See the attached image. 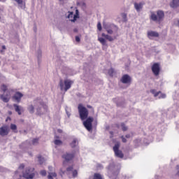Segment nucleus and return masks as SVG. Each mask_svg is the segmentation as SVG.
Listing matches in <instances>:
<instances>
[{
	"mask_svg": "<svg viewBox=\"0 0 179 179\" xmlns=\"http://www.w3.org/2000/svg\"><path fill=\"white\" fill-rule=\"evenodd\" d=\"M72 170H73V166H69L66 169V171H72Z\"/></svg>",
	"mask_w": 179,
	"mask_h": 179,
	"instance_id": "nucleus-42",
	"label": "nucleus"
},
{
	"mask_svg": "<svg viewBox=\"0 0 179 179\" xmlns=\"http://www.w3.org/2000/svg\"><path fill=\"white\" fill-rule=\"evenodd\" d=\"M38 59H40V58H41V50L38 51Z\"/></svg>",
	"mask_w": 179,
	"mask_h": 179,
	"instance_id": "nucleus-45",
	"label": "nucleus"
},
{
	"mask_svg": "<svg viewBox=\"0 0 179 179\" xmlns=\"http://www.w3.org/2000/svg\"><path fill=\"white\" fill-rule=\"evenodd\" d=\"M125 138H127V139H129V138H131V134H127Z\"/></svg>",
	"mask_w": 179,
	"mask_h": 179,
	"instance_id": "nucleus-50",
	"label": "nucleus"
},
{
	"mask_svg": "<svg viewBox=\"0 0 179 179\" xmlns=\"http://www.w3.org/2000/svg\"><path fill=\"white\" fill-rule=\"evenodd\" d=\"M120 142L116 143L113 146V151L116 157H119V159H124V153H122V151L120 150Z\"/></svg>",
	"mask_w": 179,
	"mask_h": 179,
	"instance_id": "nucleus-7",
	"label": "nucleus"
},
{
	"mask_svg": "<svg viewBox=\"0 0 179 179\" xmlns=\"http://www.w3.org/2000/svg\"><path fill=\"white\" fill-rule=\"evenodd\" d=\"M117 106L118 107H120V105L117 104Z\"/></svg>",
	"mask_w": 179,
	"mask_h": 179,
	"instance_id": "nucleus-61",
	"label": "nucleus"
},
{
	"mask_svg": "<svg viewBox=\"0 0 179 179\" xmlns=\"http://www.w3.org/2000/svg\"><path fill=\"white\" fill-rule=\"evenodd\" d=\"M93 121H94L93 117H89L83 122V125H84L85 128H86V129H87L89 131V132L92 131V129H93V125L92 124Z\"/></svg>",
	"mask_w": 179,
	"mask_h": 179,
	"instance_id": "nucleus-8",
	"label": "nucleus"
},
{
	"mask_svg": "<svg viewBox=\"0 0 179 179\" xmlns=\"http://www.w3.org/2000/svg\"><path fill=\"white\" fill-rule=\"evenodd\" d=\"M78 113L81 120H86L89 117V110L82 105L78 106Z\"/></svg>",
	"mask_w": 179,
	"mask_h": 179,
	"instance_id": "nucleus-6",
	"label": "nucleus"
},
{
	"mask_svg": "<svg viewBox=\"0 0 179 179\" xmlns=\"http://www.w3.org/2000/svg\"><path fill=\"white\" fill-rule=\"evenodd\" d=\"M120 138H121L122 142H123V143H127V138H125V137H124V136H122Z\"/></svg>",
	"mask_w": 179,
	"mask_h": 179,
	"instance_id": "nucleus-40",
	"label": "nucleus"
},
{
	"mask_svg": "<svg viewBox=\"0 0 179 179\" xmlns=\"http://www.w3.org/2000/svg\"><path fill=\"white\" fill-rule=\"evenodd\" d=\"M151 69L155 76H159L160 73V63H155Z\"/></svg>",
	"mask_w": 179,
	"mask_h": 179,
	"instance_id": "nucleus-11",
	"label": "nucleus"
},
{
	"mask_svg": "<svg viewBox=\"0 0 179 179\" xmlns=\"http://www.w3.org/2000/svg\"><path fill=\"white\" fill-rule=\"evenodd\" d=\"M97 29L99 31H101V22H98L97 24Z\"/></svg>",
	"mask_w": 179,
	"mask_h": 179,
	"instance_id": "nucleus-37",
	"label": "nucleus"
},
{
	"mask_svg": "<svg viewBox=\"0 0 179 179\" xmlns=\"http://www.w3.org/2000/svg\"><path fill=\"white\" fill-rule=\"evenodd\" d=\"M66 113L68 117L69 118L71 117V113L69 112H68V110H66Z\"/></svg>",
	"mask_w": 179,
	"mask_h": 179,
	"instance_id": "nucleus-48",
	"label": "nucleus"
},
{
	"mask_svg": "<svg viewBox=\"0 0 179 179\" xmlns=\"http://www.w3.org/2000/svg\"><path fill=\"white\" fill-rule=\"evenodd\" d=\"M17 178V171H15L14 178Z\"/></svg>",
	"mask_w": 179,
	"mask_h": 179,
	"instance_id": "nucleus-52",
	"label": "nucleus"
},
{
	"mask_svg": "<svg viewBox=\"0 0 179 179\" xmlns=\"http://www.w3.org/2000/svg\"><path fill=\"white\" fill-rule=\"evenodd\" d=\"M20 170H23L24 169V164H21L19 166Z\"/></svg>",
	"mask_w": 179,
	"mask_h": 179,
	"instance_id": "nucleus-43",
	"label": "nucleus"
},
{
	"mask_svg": "<svg viewBox=\"0 0 179 179\" xmlns=\"http://www.w3.org/2000/svg\"><path fill=\"white\" fill-rule=\"evenodd\" d=\"M121 127L124 132H125V131H128V127L125 125V123H121Z\"/></svg>",
	"mask_w": 179,
	"mask_h": 179,
	"instance_id": "nucleus-30",
	"label": "nucleus"
},
{
	"mask_svg": "<svg viewBox=\"0 0 179 179\" xmlns=\"http://www.w3.org/2000/svg\"><path fill=\"white\" fill-rule=\"evenodd\" d=\"M3 52V50H0V53L2 54Z\"/></svg>",
	"mask_w": 179,
	"mask_h": 179,
	"instance_id": "nucleus-58",
	"label": "nucleus"
},
{
	"mask_svg": "<svg viewBox=\"0 0 179 179\" xmlns=\"http://www.w3.org/2000/svg\"><path fill=\"white\" fill-rule=\"evenodd\" d=\"M49 170H50V171H51V170H52V166H49Z\"/></svg>",
	"mask_w": 179,
	"mask_h": 179,
	"instance_id": "nucleus-55",
	"label": "nucleus"
},
{
	"mask_svg": "<svg viewBox=\"0 0 179 179\" xmlns=\"http://www.w3.org/2000/svg\"><path fill=\"white\" fill-rule=\"evenodd\" d=\"M27 143H28V141H25L24 143H22L20 145V147L21 148V149H23V148H24V146H26V145H27Z\"/></svg>",
	"mask_w": 179,
	"mask_h": 179,
	"instance_id": "nucleus-36",
	"label": "nucleus"
},
{
	"mask_svg": "<svg viewBox=\"0 0 179 179\" xmlns=\"http://www.w3.org/2000/svg\"><path fill=\"white\" fill-rule=\"evenodd\" d=\"M98 41H99V43H101V44H102V45H106V39H104L103 38H99Z\"/></svg>",
	"mask_w": 179,
	"mask_h": 179,
	"instance_id": "nucleus-25",
	"label": "nucleus"
},
{
	"mask_svg": "<svg viewBox=\"0 0 179 179\" xmlns=\"http://www.w3.org/2000/svg\"><path fill=\"white\" fill-rule=\"evenodd\" d=\"M150 93H152V94H154V97H157V96H159V94L160 93H162V92L159 91V92H156V90H150Z\"/></svg>",
	"mask_w": 179,
	"mask_h": 179,
	"instance_id": "nucleus-22",
	"label": "nucleus"
},
{
	"mask_svg": "<svg viewBox=\"0 0 179 179\" xmlns=\"http://www.w3.org/2000/svg\"><path fill=\"white\" fill-rule=\"evenodd\" d=\"M150 20L152 22H156L157 23H162L164 20V11L162 10H158L157 14L155 12H151V15L150 17Z\"/></svg>",
	"mask_w": 179,
	"mask_h": 179,
	"instance_id": "nucleus-2",
	"label": "nucleus"
},
{
	"mask_svg": "<svg viewBox=\"0 0 179 179\" xmlns=\"http://www.w3.org/2000/svg\"><path fill=\"white\" fill-rule=\"evenodd\" d=\"M28 111H29L30 114H34V106L29 105L27 108Z\"/></svg>",
	"mask_w": 179,
	"mask_h": 179,
	"instance_id": "nucleus-23",
	"label": "nucleus"
},
{
	"mask_svg": "<svg viewBox=\"0 0 179 179\" xmlns=\"http://www.w3.org/2000/svg\"><path fill=\"white\" fill-rule=\"evenodd\" d=\"M178 26H179V20H178Z\"/></svg>",
	"mask_w": 179,
	"mask_h": 179,
	"instance_id": "nucleus-59",
	"label": "nucleus"
},
{
	"mask_svg": "<svg viewBox=\"0 0 179 179\" xmlns=\"http://www.w3.org/2000/svg\"><path fill=\"white\" fill-rule=\"evenodd\" d=\"M73 31H74V33H78V29L75 28V29H73Z\"/></svg>",
	"mask_w": 179,
	"mask_h": 179,
	"instance_id": "nucleus-53",
	"label": "nucleus"
},
{
	"mask_svg": "<svg viewBox=\"0 0 179 179\" xmlns=\"http://www.w3.org/2000/svg\"><path fill=\"white\" fill-rule=\"evenodd\" d=\"M120 82L124 85H128L129 86L132 83V78L128 74H124L122 76Z\"/></svg>",
	"mask_w": 179,
	"mask_h": 179,
	"instance_id": "nucleus-10",
	"label": "nucleus"
},
{
	"mask_svg": "<svg viewBox=\"0 0 179 179\" xmlns=\"http://www.w3.org/2000/svg\"><path fill=\"white\" fill-rule=\"evenodd\" d=\"M145 2L134 3V8L137 12H141V9H143Z\"/></svg>",
	"mask_w": 179,
	"mask_h": 179,
	"instance_id": "nucleus-15",
	"label": "nucleus"
},
{
	"mask_svg": "<svg viewBox=\"0 0 179 179\" xmlns=\"http://www.w3.org/2000/svg\"><path fill=\"white\" fill-rule=\"evenodd\" d=\"M10 128L15 134H17V126L16 124H11Z\"/></svg>",
	"mask_w": 179,
	"mask_h": 179,
	"instance_id": "nucleus-19",
	"label": "nucleus"
},
{
	"mask_svg": "<svg viewBox=\"0 0 179 179\" xmlns=\"http://www.w3.org/2000/svg\"><path fill=\"white\" fill-rule=\"evenodd\" d=\"M72 174H73V178H76V177H78V171L76 170L73 171Z\"/></svg>",
	"mask_w": 179,
	"mask_h": 179,
	"instance_id": "nucleus-35",
	"label": "nucleus"
},
{
	"mask_svg": "<svg viewBox=\"0 0 179 179\" xmlns=\"http://www.w3.org/2000/svg\"><path fill=\"white\" fill-rule=\"evenodd\" d=\"M52 177H57V173L55 172H53V173H49V175L48 176V179H54L52 178Z\"/></svg>",
	"mask_w": 179,
	"mask_h": 179,
	"instance_id": "nucleus-26",
	"label": "nucleus"
},
{
	"mask_svg": "<svg viewBox=\"0 0 179 179\" xmlns=\"http://www.w3.org/2000/svg\"><path fill=\"white\" fill-rule=\"evenodd\" d=\"M108 73L109 76H110L111 78H113V76H114V73H115V71L114 70V69L110 68V69L108 71Z\"/></svg>",
	"mask_w": 179,
	"mask_h": 179,
	"instance_id": "nucleus-24",
	"label": "nucleus"
},
{
	"mask_svg": "<svg viewBox=\"0 0 179 179\" xmlns=\"http://www.w3.org/2000/svg\"><path fill=\"white\" fill-rule=\"evenodd\" d=\"M104 29H106L108 34H113V33H114V31H113V29H110V28H108V26H105Z\"/></svg>",
	"mask_w": 179,
	"mask_h": 179,
	"instance_id": "nucleus-27",
	"label": "nucleus"
},
{
	"mask_svg": "<svg viewBox=\"0 0 179 179\" xmlns=\"http://www.w3.org/2000/svg\"><path fill=\"white\" fill-rule=\"evenodd\" d=\"M9 132H10L9 126L5 124L0 127V136H2L3 138L4 136H8L9 135Z\"/></svg>",
	"mask_w": 179,
	"mask_h": 179,
	"instance_id": "nucleus-9",
	"label": "nucleus"
},
{
	"mask_svg": "<svg viewBox=\"0 0 179 179\" xmlns=\"http://www.w3.org/2000/svg\"><path fill=\"white\" fill-rule=\"evenodd\" d=\"M169 6L173 9H177V8H179V0H172L169 3Z\"/></svg>",
	"mask_w": 179,
	"mask_h": 179,
	"instance_id": "nucleus-14",
	"label": "nucleus"
},
{
	"mask_svg": "<svg viewBox=\"0 0 179 179\" xmlns=\"http://www.w3.org/2000/svg\"><path fill=\"white\" fill-rule=\"evenodd\" d=\"M0 89L4 93L0 95V99L3 103H9V100H10V91L8 90V86L5 84H2Z\"/></svg>",
	"mask_w": 179,
	"mask_h": 179,
	"instance_id": "nucleus-3",
	"label": "nucleus"
},
{
	"mask_svg": "<svg viewBox=\"0 0 179 179\" xmlns=\"http://www.w3.org/2000/svg\"><path fill=\"white\" fill-rule=\"evenodd\" d=\"M148 37L150 38V37H159V33L155 31H150L148 32Z\"/></svg>",
	"mask_w": 179,
	"mask_h": 179,
	"instance_id": "nucleus-16",
	"label": "nucleus"
},
{
	"mask_svg": "<svg viewBox=\"0 0 179 179\" xmlns=\"http://www.w3.org/2000/svg\"><path fill=\"white\" fill-rule=\"evenodd\" d=\"M0 19H1V17H0Z\"/></svg>",
	"mask_w": 179,
	"mask_h": 179,
	"instance_id": "nucleus-62",
	"label": "nucleus"
},
{
	"mask_svg": "<svg viewBox=\"0 0 179 179\" xmlns=\"http://www.w3.org/2000/svg\"><path fill=\"white\" fill-rule=\"evenodd\" d=\"M78 145H79V142L76 138H73V141L70 143L71 148H76Z\"/></svg>",
	"mask_w": 179,
	"mask_h": 179,
	"instance_id": "nucleus-18",
	"label": "nucleus"
},
{
	"mask_svg": "<svg viewBox=\"0 0 179 179\" xmlns=\"http://www.w3.org/2000/svg\"><path fill=\"white\" fill-rule=\"evenodd\" d=\"M55 145H62V141L61 140H55Z\"/></svg>",
	"mask_w": 179,
	"mask_h": 179,
	"instance_id": "nucleus-34",
	"label": "nucleus"
},
{
	"mask_svg": "<svg viewBox=\"0 0 179 179\" xmlns=\"http://www.w3.org/2000/svg\"><path fill=\"white\" fill-rule=\"evenodd\" d=\"M34 103L37 104L36 114L38 115H43L48 111V106L43 101L34 100Z\"/></svg>",
	"mask_w": 179,
	"mask_h": 179,
	"instance_id": "nucleus-1",
	"label": "nucleus"
},
{
	"mask_svg": "<svg viewBox=\"0 0 179 179\" xmlns=\"http://www.w3.org/2000/svg\"><path fill=\"white\" fill-rule=\"evenodd\" d=\"M72 18L73 19V12H69L68 19L72 20Z\"/></svg>",
	"mask_w": 179,
	"mask_h": 179,
	"instance_id": "nucleus-33",
	"label": "nucleus"
},
{
	"mask_svg": "<svg viewBox=\"0 0 179 179\" xmlns=\"http://www.w3.org/2000/svg\"><path fill=\"white\" fill-rule=\"evenodd\" d=\"M101 36L102 37H104L106 40H108V41H114V38H113V36L110 35L102 33Z\"/></svg>",
	"mask_w": 179,
	"mask_h": 179,
	"instance_id": "nucleus-17",
	"label": "nucleus"
},
{
	"mask_svg": "<svg viewBox=\"0 0 179 179\" xmlns=\"http://www.w3.org/2000/svg\"><path fill=\"white\" fill-rule=\"evenodd\" d=\"M22 97H23V94L20 92H16L14 96H13V100H15L17 103H20L22 100Z\"/></svg>",
	"mask_w": 179,
	"mask_h": 179,
	"instance_id": "nucleus-12",
	"label": "nucleus"
},
{
	"mask_svg": "<svg viewBox=\"0 0 179 179\" xmlns=\"http://www.w3.org/2000/svg\"><path fill=\"white\" fill-rule=\"evenodd\" d=\"M38 159L40 164H43V163H44V159L41 157V155H39Z\"/></svg>",
	"mask_w": 179,
	"mask_h": 179,
	"instance_id": "nucleus-31",
	"label": "nucleus"
},
{
	"mask_svg": "<svg viewBox=\"0 0 179 179\" xmlns=\"http://www.w3.org/2000/svg\"><path fill=\"white\" fill-rule=\"evenodd\" d=\"M122 18L124 19V22H127V14L123 13L122 14Z\"/></svg>",
	"mask_w": 179,
	"mask_h": 179,
	"instance_id": "nucleus-44",
	"label": "nucleus"
},
{
	"mask_svg": "<svg viewBox=\"0 0 179 179\" xmlns=\"http://www.w3.org/2000/svg\"><path fill=\"white\" fill-rule=\"evenodd\" d=\"M110 134H111L113 135V131H110Z\"/></svg>",
	"mask_w": 179,
	"mask_h": 179,
	"instance_id": "nucleus-60",
	"label": "nucleus"
},
{
	"mask_svg": "<svg viewBox=\"0 0 179 179\" xmlns=\"http://www.w3.org/2000/svg\"><path fill=\"white\" fill-rule=\"evenodd\" d=\"M40 174H41L43 177H45V176H47V171H45V170L41 171L40 172Z\"/></svg>",
	"mask_w": 179,
	"mask_h": 179,
	"instance_id": "nucleus-38",
	"label": "nucleus"
},
{
	"mask_svg": "<svg viewBox=\"0 0 179 179\" xmlns=\"http://www.w3.org/2000/svg\"><path fill=\"white\" fill-rule=\"evenodd\" d=\"M139 142H141V140L139 139H136L134 141V143L136 146H138V144L139 143Z\"/></svg>",
	"mask_w": 179,
	"mask_h": 179,
	"instance_id": "nucleus-39",
	"label": "nucleus"
},
{
	"mask_svg": "<svg viewBox=\"0 0 179 179\" xmlns=\"http://www.w3.org/2000/svg\"><path fill=\"white\" fill-rule=\"evenodd\" d=\"M23 135H27V131L26 130H24L22 131Z\"/></svg>",
	"mask_w": 179,
	"mask_h": 179,
	"instance_id": "nucleus-51",
	"label": "nucleus"
},
{
	"mask_svg": "<svg viewBox=\"0 0 179 179\" xmlns=\"http://www.w3.org/2000/svg\"><path fill=\"white\" fill-rule=\"evenodd\" d=\"M6 50V46H5V45H2V51H3V52H4V50Z\"/></svg>",
	"mask_w": 179,
	"mask_h": 179,
	"instance_id": "nucleus-49",
	"label": "nucleus"
},
{
	"mask_svg": "<svg viewBox=\"0 0 179 179\" xmlns=\"http://www.w3.org/2000/svg\"><path fill=\"white\" fill-rule=\"evenodd\" d=\"M176 176L179 177V171L177 172Z\"/></svg>",
	"mask_w": 179,
	"mask_h": 179,
	"instance_id": "nucleus-56",
	"label": "nucleus"
},
{
	"mask_svg": "<svg viewBox=\"0 0 179 179\" xmlns=\"http://www.w3.org/2000/svg\"><path fill=\"white\" fill-rule=\"evenodd\" d=\"M79 155V150L77 149L76 150L72 151L71 152H66L62 155V159L65 160V162H71V160H73V158Z\"/></svg>",
	"mask_w": 179,
	"mask_h": 179,
	"instance_id": "nucleus-5",
	"label": "nucleus"
},
{
	"mask_svg": "<svg viewBox=\"0 0 179 179\" xmlns=\"http://www.w3.org/2000/svg\"><path fill=\"white\" fill-rule=\"evenodd\" d=\"M79 18V10H76V15H73V19L71 22H76V19Z\"/></svg>",
	"mask_w": 179,
	"mask_h": 179,
	"instance_id": "nucleus-20",
	"label": "nucleus"
},
{
	"mask_svg": "<svg viewBox=\"0 0 179 179\" xmlns=\"http://www.w3.org/2000/svg\"><path fill=\"white\" fill-rule=\"evenodd\" d=\"M112 166H109L108 168V171H110V173H112V174H118L119 171H113V169H111Z\"/></svg>",
	"mask_w": 179,
	"mask_h": 179,
	"instance_id": "nucleus-32",
	"label": "nucleus"
},
{
	"mask_svg": "<svg viewBox=\"0 0 179 179\" xmlns=\"http://www.w3.org/2000/svg\"><path fill=\"white\" fill-rule=\"evenodd\" d=\"M73 84V81L71 80H65L64 81L62 80H60L59 81V86H60V90H64V92H68L69 89L72 87V85Z\"/></svg>",
	"mask_w": 179,
	"mask_h": 179,
	"instance_id": "nucleus-4",
	"label": "nucleus"
},
{
	"mask_svg": "<svg viewBox=\"0 0 179 179\" xmlns=\"http://www.w3.org/2000/svg\"><path fill=\"white\" fill-rule=\"evenodd\" d=\"M87 108H92V111H94V109H93V107L90 105L87 106Z\"/></svg>",
	"mask_w": 179,
	"mask_h": 179,
	"instance_id": "nucleus-47",
	"label": "nucleus"
},
{
	"mask_svg": "<svg viewBox=\"0 0 179 179\" xmlns=\"http://www.w3.org/2000/svg\"><path fill=\"white\" fill-rule=\"evenodd\" d=\"M93 179H103V177L100 173H94Z\"/></svg>",
	"mask_w": 179,
	"mask_h": 179,
	"instance_id": "nucleus-29",
	"label": "nucleus"
},
{
	"mask_svg": "<svg viewBox=\"0 0 179 179\" xmlns=\"http://www.w3.org/2000/svg\"><path fill=\"white\" fill-rule=\"evenodd\" d=\"M176 167H177V169L179 170V165H177Z\"/></svg>",
	"mask_w": 179,
	"mask_h": 179,
	"instance_id": "nucleus-57",
	"label": "nucleus"
},
{
	"mask_svg": "<svg viewBox=\"0 0 179 179\" xmlns=\"http://www.w3.org/2000/svg\"><path fill=\"white\" fill-rule=\"evenodd\" d=\"M57 131H58V132H59V134H62V130L58 129Z\"/></svg>",
	"mask_w": 179,
	"mask_h": 179,
	"instance_id": "nucleus-54",
	"label": "nucleus"
},
{
	"mask_svg": "<svg viewBox=\"0 0 179 179\" xmlns=\"http://www.w3.org/2000/svg\"><path fill=\"white\" fill-rule=\"evenodd\" d=\"M38 141H40V138H33L32 145H34V146H36V145H38Z\"/></svg>",
	"mask_w": 179,
	"mask_h": 179,
	"instance_id": "nucleus-28",
	"label": "nucleus"
},
{
	"mask_svg": "<svg viewBox=\"0 0 179 179\" xmlns=\"http://www.w3.org/2000/svg\"><path fill=\"white\" fill-rule=\"evenodd\" d=\"M13 107L15 108V110L16 113H17L18 115H22V112L23 113V111H24V110H23V107L16 103L13 104Z\"/></svg>",
	"mask_w": 179,
	"mask_h": 179,
	"instance_id": "nucleus-13",
	"label": "nucleus"
},
{
	"mask_svg": "<svg viewBox=\"0 0 179 179\" xmlns=\"http://www.w3.org/2000/svg\"><path fill=\"white\" fill-rule=\"evenodd\" d=\"M159 94H161V96H159V99H166V94H162L161 92Z\"/></svg>",
	"mask_w": 179,
	"mask_h": 179,
	"instance_id": "nucleus-41",
	"label": "nucleus"
},
{
	"mask_svg": "<svg viewBox=\"0 0 179 179\" xmlns=\"http://www.w3.org/2000/svg\"><path fill=\"white\" fill-rule=\"evenodd\" d=\"M76 41H77V43L80 42V38L79 36H76Z\"/></svg>",
	"mask_w": 179,
	"mask_h": 179,
	"instance_id": "nucleus-46",
	"label": "nucleus"
},
{
	"mask_svg": "<svg viewBox=\"0 0 179 179\" xmlns=\"http://www.w3.org/2000/svg\"><path fill=\"white\" fill-rule=\"evenodd\" d=\"M15 2H17V3H18V5L20 6L21 8H23V6H24L25 5V1L26 0H14Z\"/></svg>",
	"mask_w": 179,
	"mask_h": 179,
	"instance_id": "nucleus-21",
	"label": "nucleus"
}]
</instances>
